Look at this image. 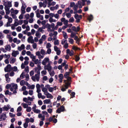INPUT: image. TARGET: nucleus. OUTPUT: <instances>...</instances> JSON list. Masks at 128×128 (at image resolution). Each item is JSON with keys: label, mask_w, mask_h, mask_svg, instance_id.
<instances>
[{"label": "nucleus", "mask_w": 128, "mask_h": 128, "mask_svg": "<svg viewBox=\"0 0 128 128\" xmlns=\"http://www.w3.org/2000/svg\"><path fill=\"white\" fill-rule=\"evenodd\" d=\"M46 54L44 50L42 49L41 50L40 52L38 51L36 53V55L38 56V58L39 59L43 58L44 57V55Z\"/></svg>", "instance_id": "nucleus-1"}, {"label": "nucleus", "mask_w": 128, "mask_h": 128, "mask_svg": "<svg viewBox=\"0 0 128 128\" xmlns=\"http://www.w3.org/2000/svg\"><path fill=\"white\" fill-rule=\"evenodd\" d=\"M38 117L39 118H41L42 121H40V126H42L44 124V122L43 121L45 119V116L44 115H42L41 114H39L38 115Z\"/></svg>", "instance_id": "nucleus-2"}, {"label": "nucleus", "mask_w": 128, "mask_h": 128, "mask_svg": "<svg viewBox=\"0 0 128 128\" xmlns=\"http://www.w3.org/2000/svg\"><path fill=\"white\" fill-rule=\"evenodd\" d=\"M40 74H35L34 76H32V80L34 82H35L36 80L38 82L40 80Z\"/></svg>", "instance_id": "nucleus-3"}, {"label": "nucleus", "mask_w": 128, "mask_h": 128, "mask_svg": "<svg viewBox=\"0 0 128 128\" xmlns=\"http://www.w3.org/2000/svg\"><path fill=\"white\" fill-rule=\"evenodd\" d=\"M12 70V68L10 64H8L4 68V70L5 72H10Z\"/></svg>", "instance_id": "nucleus-4"}, {"label": "nucleus", "mask_w": 128, "mask_h": 128, "mask_svg": "<svg viewBox=\"0 0 128 128\" xmlns=\"http://www.w3.org/2000/svg\"><path fill=\"white\" fill-rule=\"evenodd\" d=\"M51 62L50 61L48 58H46L42 60V64L43 65L45 66L46 65L47 63H48V62L50 63Z\"/></svg>", "instance_id": "nucleus-5"}, {"label": "nucleus", "mask_w": 128, "mask_h": 128, "mask_svg": "<svg viewBox=\"0 0 128 128\" xmlns=\"http://www.w3.org/2000/svg\"><path fill=\"white\" fill-rule=\"evenodd\" d=\"M18 85L17 84H14V83H12L11 84V88H10V90L11 91H12L14 90V89L16 90L18 89Z\"/></svg>", "instance_id": "nucleus-6"}, {"label": "nucleus", "mask_w": 128, "mask_h": 128, "mask_svg": "<svg viewBox=\"0 0 128 128\" xmlns=\"http://www.w3.org/2000/svg\"><path fill=\"white\" fill-rule=\"evenodd\" d=\"M64 107L63 106H61L60 108H58L56 110V112L58 113H60L61 112L65 111Z\"/></svg>", "instance_id": "nucleus-7"}, {"label": "nucleus", "mask_w": 128, "mask_h": 128, "mask_svg": "<svg viewBox=\"0 0 128 128\" xmlns=\"http://www.w3.org/2000/svg\"><path fill=\"white\" fill-rule=\"evenodd\" d=\"M44 69L46 70H48L49 72L52 69V68L50 66V63L48 62L47 65H46L44 66Z\"/></svg>", "instance_id": "nucleus-8"}, {"label": "nucleus", "mask_w": 128, "mask_h": 128, "mask_svg": "<svg viewBox=\"0 0 128 128\" xmlns=\"http://www.w3.org/2000/svg\"><path fill=\"white\" fill-rule=\"evenodd\" d=\"M26 7V6L25 4H22V6L21 9V14H24L26 12L25 11V9Z\"/></svg>", "instance_id": "nucleus-9"}, {"label": "nucleus", "mask_w": 128, "mask_h": 128, "mask_svg": "<svg viewBox=\"0 0 128 128\" xmlns=\"http://www.w3.org/2000/svg\"><path fill=\"white\" fill-rule=\"evenodd\" d=\"M41 69V66L39 64H38L37 67L35 68V72H36L37 74H40V70Z\"/></svg>", "instance_id": "nucleus-10"}, {"label": "nucleus", "mask_w": 128, "mask_h": 128, "mask_svg": "<svg viewBox=\"0 0 128 128\" xmlns=\"http://www.w3.org/2000/svg\"><path fill=\"white\" fill-rule=\"evenodd\" d=\"M27 41L28 43H30L32 44H33L34 42V40L33 39V37L32 36H30L28 38Z\"/></svg>", "instance_id": "nucleus-11"}, {"label": "nucleus", "mask_w": 128, "mask_h": 128, "mask_svg": "<svg viewBox=\"0 0 128 128\" xmlns=\"http://www.w3.org/2000/svg\"><path fill=\"white\" fill-rule=\"evenodd\" d=\"M6 118V114H2L0 116V121H2V120H5Z\"/></svg>", "instance_id": "nucleus-12"}, {"label": "nucleus", "mask_w": 128, "mask_h": 128, "mask_svg": "<svg viewBox=\"0 0 128 128\" xmlns=\"http://www.w3.org/2000/svg\"><path fill=\"white\" fill-rule=\"evenodd\" d=\"M19 54V52L18 51L13 50L12 53V55L14 57H16L17 55L18 54Z\"/></svg>", "instance_id": "nucleus-13"}, {"label": "nucleus", "mask_w": 128, "mask_h": 128, "mask_svg": "<svg viewBox=\"0 0 128 128\" xmlns=\"http://www.w3.org/2000/svg\"><path fill=\"white\" fill-rule=\"evenodd\" d=\"M10 14H17L18 12V11L17 10H14L13 8H12L10 10Z\"/></svg>", "instance_id": "nucleus-14"}, {"label": "nucleus", "mask_w": 128, "mask_h": 128, "mask_svg": "<svg viewBox=\"0 0 128 128\" xmlns=\"http://www.w3.org/2000/svg\"><path fill=\"white\" fill-rule=\"evenodd\" d=\"M9 60L10 64H13L16 61V59L13 57H11L10 58Z\"/></svg>", "instance_id": "nucleus-15"}, {"label": "nucleus", "mask_w": 128, "mask_h": 128, "mask_svg": "<svg viewBox=\"0 0 128 128\" xmlns=\"http://www.w3.org/2000/svg\"><path fill=\"white\" fill-rule=\"evenodd\" d=\"M25 46L24 44H22L20 46H18V49L20 51H21L22 50L24 49Z\"/></svg>", "instance_id": "nucleus-16"}, {"label": "nucleus", "mask_w": 128, "mask_h": 128, "mask_svg": "<svg viewBox=\"0 0 128 128\" xmlns=\"http://www.w3.org/2000/svg\"><path fill=\"white\" fill-rule=\"evenodd\" d=\"M46 27L48 28V32H51L52 31V30L51 29V25L48 24H46Z\"/></svg>", "instance_id": "nucleus-17"}, {"label": "nucleus", "mask_w": 128, "mask_h": 128, "mask_svg": "<svg viewBox=\"0 0 128 128\" xmlns=\"http://www.w3.org/2000/svg\"><path fill=\"white\" fill-rule=\"evenodd\" d=\"M36 88L37 89L36 92H41V90L40 89V86L38 84H37L36 85Z\"/></svg>", "instance_id": "nucleus-18"}, {"label": "nucleus", "mask_w": 128, "mask_h": 128, "mask_svg": "<svg viewBox=\"0 0 128 128\" xmlns=\"http://www.w3.org/2000/svg\"><path fill=\"white\" fill-rule=\"evenodd\" d=\"M11 47L9 44H7L6 46L5 49L6 50L10 51L11 50Z\"/></svg>", "instance_id": "nucleus-19"}, {"label": "nucleus", "mask_w": 128, "mask_h": 128, "mask_svg": "<svg viewBox=\"0 0 128 128\" xmlns=\"http://www.w3.org/2000/svg\"><path fill=\"white\" fill-rule=\"evenodd\" d=\"M3 2H4V5L5 6L4 8L5 10H9L10 7L7 6V5L6 4V2L4 1H3Z\"/></svg>", "instance_id": "nucleus-20"}, {"label": "nucleus", "mask_w": 128, "mask_h": 128, "mask_svg": "<svg viewBox=\"0 0 128 128\" xmlns=\"http://www.w3.org/2000/svg\"><path fill=\"white\" fill-rule=\"evenodd\" d=\"M93 19V17L92 15L90 14V15L88 16V19L90 22Z\"/></svg>", "instance_id": "nucleus-21"}, {"label": "nucleus", "mask_w": 128, "mask_h": 128, "mask_svg": "<svg viewBox=\"0 0 128 128\" xmlns=\"http://www.w3.org/2000/svg\"><path fill=\"white\" fill-rule=\"evenodd\" d=\"M56 4V2H48V7H49L50 6H54V5Z\"/></svg>", "instance_id": "nucleus-22"}, {"label": "nucleus", "mask_w": 128, "mask_h": 128, "mask_svg": "<svg viewBox=\"0 0 128 128\" xmlns=\"http://www.w3.org/2000/svg\"><path fill=\"white\" fill-rule=\"evenodd\" d=\"M74 18L76 19H81L82 18V16L81 15H79L77 14H76L74 15Z\"/></svg>", "instance_id": "nucleus-23"}, {"label": "nucleus", "mask_w": 128, "mask_h": 128, "mask_svg": "<svg viewBox=\"0 0 128 128\" xmlns=\"http://www.w3.org/2000/svg\"><path fill=\"white\" fill-rule=\"evenodd\" d=\"M56 86H54V87H50L49 88H48V90L50 92H52L54 90H56Z\"/></svg>", "instance_id": "nucleus-24"}, {"label": "nucleus", "mask_w": 128, "mask_h": 128, "mask_svg": "<svg viewBox=\"0 0 128 128\" xmlns=\"http://www.w3.org/2000/svg\"><path fill=\"white\" fill-rule=\"evenodd\" d=\"M34 63L35 64H38L40 62H39V60L38 59H36V58H35V59L32 60Z\"/></svg>", "instance_id": "nucleus-25"}, {"label": "nucleus", "mask_w": 128, "mask_h": 128, "mask_svg": "<svg viewBox=\"0 0 128 128\" xmlns=\"http://www.w3.org/2000/svg\"><path fill=\"white\" fill-rule=\"evenodd\" d=\"M35 36L38 38H40L41 36V34L38 31H36L35 34Z\"/></svg>", "instance_id": "nucleus-26"}, {"label": "nucleus", "mask_w": 128, "mask_h": 128, "mask_svg": "<svg viewBox=\"0 0 128 128\" xmlns=\"http://www.w3.org/2000/svg\"><path fill=\"white\" fill-rule=\"evenodd\" d=\"M62 32L63 33V35L64 38L66 39L68 38V36L66 32H64V31H63Z\"/></svg>", "instance_id": "nucleus-27"}, {"label": "nucleus", "mask_w": 128, "mask_h": 128, "mask_svg": "<svg viewBox=\"0 0 128 128\" xmlns=\"http://www.w3.org/2000/svg\"><path fill=\"white\" fill-rule=\"evenodd\" d=\"M21 105L24 108H26L28 106V104L24 103H22Z\"/></svg>", "instance_id": "nucleus-28"}, {"label": "nucleus", "mask_w": 128, "mask_h": 128, "mask_svg": "<svg viewBox=\"0 0 128 128\" xmlns=\"http://www.w3.org/2000/svg\"><path fill=\"white\" fill-rule=\"evenodd\" d=\"M49 72L51 76H54L55 74V73L54 71L50 70Z\"/></svg>", "instance_id": "nucleus-29"}, {"label": "nucleus", "mask_w": 128, "mask_h": 128, "mask_svg": "<svg viewBox=\"0 0 128 128\" xmlns=\"http://www.w3.org/2000/svg\"><path fill=\"white\" fill-rule=\"evenodd\" d=\"M78 4L80 8H81L82 7V2L81 1H78Z\"/></svg>", "instance_id": "nucleus-30"}, {"label": "nucleus", "mask_w": 128, "mask_h": 128, "mask_svg": "<svg viewBox=\"0 0 128 128\" xmlns=\"http://www.w3.org/2000/svg\"><path fill=\"white\" fill-rule=\"evenodd\" d=\"M70 85V83L69 82H67L65 83V85L64 86L66 88V89H67L68 88V86Z\"/></svg>", "instance_id": "nucleus-31"}, {"label": "nucleus", "mask_w": 128, "mask_h": 128, "mask_svg": "<svg viewBox=\"0 0 128 128\" xmlns=\"http://www.w3.org/2000/svg\"><path fill=\"white\" fill-rule=\"evenodd\" d=\"M43 28H38V31L39 32H40L43 33L44 32V30H43Z\"/></svg>", "instance_id": "nucleus-32"}, {"label": "nucleus", "mask_w": 128, "mask_h": 128, "mask_svg": "<svg viewBox=\"0 0 128 128\" xmlns=\"http://www.w3.org/2000/svg\"><path fill=\"white\" fill-rule=\"evenodd\" d=\"M44 102L45 104H47L50 102V100L49 99L45 100H44Z\"/></svg>", "instance_id": "nucleus-33"}, {"label": "nucleus", "mask_w": 128, "mask_h": 128, "mask_svg": "<svg viewBox=\"0 0 128 128\" xmlns=\"http://www.w3.org/2000/svg\"><path fill=\"white\" fill-rule=\"evenodd\" d=\"M46 97L48 98H53V96L49 93H48V95L46 96Z\"/></svg>", "instance_id": "nucleus-34"}, {"label": "nucleus", "mask_w": 128, "mask_h": 128, "mask_svg": "<svg viewBox=\"0 0 128 128\" xmlns=\"http://www.w3.org/2000/svg\"><path fill=\"white\" fill-rule=\"evenodd\" d=\"M67 40L65 39L62 40L61 42V44H66L67 43Z\"/></svg>", "instance_id": "nucleus-35"}, {"label": "nucleus", "mask_w": 128, "mask_h": 128, "mask_svg": "<svg viewBox=\"0 0 128 128\" xmlns=\"http://www.w3.org/2000/svg\"><path fill=\"white\" fill-rule=\"evenodd\" d=\"M54 43L55 45H58L59 44L58 40H54Z\"/></svg>", "instance_id": "nucleus-36"}, {"label": "nucleus", "mask_w": 128, "mask_h": 128, "mask_svg": "<svg viewBox=\"0 0 128 128\" xmlns=\"http://www.w3.org/2000/svg\"><path fill=\"white\" fill-rule=\"evenodd\" d=\"M49 21L51 23L52 22H55L56 21L55 20L53 19L52 18H50L49 19Z\"/></svg>", "instance_id": "nucleus-37"}, {"label": "nucleus", "mask_w": 128, "mask_h": 128, "mask_svg": "<svg viewBox=\"0 0 128 128\" xmlns=\"http://www.w3.org/2000/svg\"><path fill=\"white\" fill-rule=\"evenodd\" d=\"M2 108L4 111H7L9 109L6 105H5L4 107H3Z\"/></svg>", "instance_id": "nucleus-38"}, {"label": "nucleus", "mask_w": 128, "mask_h": 128, "mask_svg": "<svg viewBox=\"0 0 128 128\" xmlns=\"http://www.w3.org/2000/svg\"><path fill=\"white\" fill-rule=\"evenodd\" d=\"M33 112L36 113L40 114V111L38 109H36L34 110Z\"/></svg>", "instance_id": "nucleus-39"}, {"label": "nucleus", "mask_w": 128, "mask_h": 128, "mask_svg": "<svg viewBox=\"0 0 128 128\" xmlns=\"http://www.w3.org/2000/svg\"><path fill=\"white\" fill-rule=\"evenodd\" d=\"M70 73V72H66L65 74L64 75V76L66 78L69 75V74Z\"/></svg>", "instance_id": "nucleus-40"}, {"label": "nucleus", "mask_w": 128, "mask_h": 128, "mask_svg": "<svg viewBox=\"0 0 128 128\" xmlns=\"http://www.w3.org/2000/svg\"><path fill=\"white\" fill-rule=\"evenodd\" d=\"M25 82L24 80H22L20 82V84L21 86H23Z\"/></svg>", "instance_id": "nucleus-41"}, {"label": "nucleus", "mask_w": 128, "mask_h": 128, "mask_svg": "<svg viewBox=\"0 0 128 128\" xmlns=\"http://www.w3.org/2000/svg\"><path fill=\"white\" fill-rule=\"evenodd\" d=\"M76 34L75 33H74L73 32H72L70 36L72 38H74V36H76Z\"/></svg>", "instance_id": "nucleus-42"}, {"label": "nucleus", "mask_w": 128, "mask_h": 128, "mask_svg": "<svg viewBox=\"0 0 128 128\" xmlns=\"http://www.w3.org/2000/svg\"><path fill=\"white\" fill-rule=\"evenodd\" d=\"M31 58L32 59V60L34 59H35V58H36V56H34V55L32 54L30 55V56Z\"/></svg>", "instance_id": "nucleus-43"}, {"label": "nucleus", "mask_w": 128, "mask_h": 128, "mask_svg": "<svg viewBox=\"0 0 128 128\" xmlns=\"http://www.w3.org/2000/svg\"><path fill=\"white\" fill-rule=\"evenodd\" d=\"M7 6H8L10 7H11L12 6V2L10 1H8L7 2Z\"/></svg>", "instance_id": "nucleus-44"}, {"label": "nucleus", "mask_w": 128, "mask_h": 128, "mask_svg": "<svg viewBox=\"0 0 128 128\" xmlns=\"http://www.w3.org/2000/svg\"><path fill=\"white\" fill-rule=\"evenodd\" d=\"M42 75L43 76L44 75L46 74V70H42L41 72Z\"/></svg>", "instance_id": "nucleus-45"}, {"label": "nucleus", "mask_w": 128, "mask_h": 128, "mask_svg": "<svg viewBox=\"0 0 128 128\" xmlns=\"http://www.w3.org/2000/svg\"><path fill=\"white\" fill-rule=\"evenodd\" d=\"M74 20L73 17H72L70 18L69 20V22H72L74 21Z\"/></svg>", "instance_id": "nucleus-46"}, {"label": "nucleus", "mask_w": 128, "mask_h": 128, "mask_svg": "<svg viewBox=\"0 0 128 128\" xmlns=\"http://www.w3.org/2000/svg\"><path fill=\"white\" fill-rule=\"evenodd\" d=\"M32 108L30 106H28L26 109V111L28 112H30Z\"/></svg>", "instance_id": "nucleus-47"}, {"label": "nucleus", "mask_w": 128, "mask_h": 128, "mask_svg": "<svg viewBox=\"0 0 128 128\" xmlns=\"http://www.w3.org/2000/svg\"><path fill=\"white\" fill-rule=\"evenodd\" d=\"M24 74L25 73H24V72H22V73L21 74L20 76V77L21 79H23L24 78L25 76Z\"/></svg>", "instance_id": "nucleus-48"}, {"label": "nucleus", "mask_w": 128, "mask_h": 128, "mask_svg": "<svg viewBox=\"0 0 128 128\" xmlns=\"http://www.w3.org/2000/svg\"><path fill=\"white\" fill-rule=\"evenodd\" d=\"M22 110V107L21 106H19L17 108V112H19L21 111Z\"/></svg>", "instance_id": "nucleus-49"}, {"label": "nucleus", "mask_w": 128, "mask_h": 128, "mask_svg": "<svg viewBox=\"0 0 128 128\" xmlns=\"http://www.w3.org/2000/svg\"><path fill=\"white\" fill-rule=\"evenodd\" d=\"M68 39L69 40V42L71 44H73L74 42V40L73 39L70 38H69Z\"/></svg>", "instance_id": "nucleus-50"}, {"label": "nucleus", "mask_w": 128, "mask_h": 128, "mask_svg": "<svg viewBox=\"0 0 128 128\" xmlns=\"http://www.w3.org/2000/svg\"><path fill=\"white\" fill-rule=\"evenodd\" d=\"M78 4L77 3L74 6V10H77L78 9Z\"/></svg>", "instance_id": "nucleus-51"}, {"label": "nucleus", "mask_w": 128, "mask_h": 128, "mask_svg": "<svg viewBox=\"0 0 128 128\" xmlns=\"http://www.w3.org/2000/svg\"><path fill=\"white\" fill-rule=\"evenodd\" d=\"M23 100L24 102H25L26 103H27L28 102V98H23Z\"/></svg>", "instance_id": "nucleus-52"}, {"label": "nucleus", "mask_w": 128, "mask_h": 128, "mask_svg": "<svg viewBox=\"0 0 128 128\" xmlns=\"http://www.w3.org/2000/svg\"><path fill=\"white\" fill-rule=\"evenodd\" d=\"M4 58H6V59H9V58L10 57V56L9 54H5L4 55Z\"/></svg>", "instance_id": "nucleus-53"}, {"label": "nucleus", "mask_w": 128, "mask_h": 128, "mask_svg": "<svg viewBox=\"0 0 128 128\" xmlns=\"http://www.w3.org/2000/svg\"><path fill=\"white\" fill-rule=\"evenodd\" d=\"M16 30L18 32H20L21 30V28L20 26H18L16 28Z\"/></svg>", "instance_id": "nucleus-54"}, {"label": "nucleus", "mask_w": 128, "mask_h": 128, "mask_svg": "<svg viewBox=\"0 0 128 128\" xmlns=\"http://www.w3.org/2000/svg\"><path fill=\"white\" fill-rule=\"evenodd\" d=\"M12 18L11 17H10L8 19V22L10 23H11L12 22Z\"/></svg>", "instance_id": "nucleus-55"}, {"label": "nucleus", "mask_w": 128, "mask_h": 128, "mask_svg": "<svg viewBox=\"0 0 128 128\" xmlns=\"http://www.w3.org/2000/svg\"><path fill=\"white\" fill-rule=\"evenodd\" d=\"M3 32L4 33L6 34L9 33L10 30H5L3 31Z\"/></svg>", "instance_id": "nucleus-56"}, {"label": "nucleus", "mask_w": 128, "mask_h": 128, "mask_svg": "<svg viewBox=\"0 0 128 128\" xmlns=\"http://www.w3.org/2000/svg\"><path fill=\"white\" fill-rule=\"evenodd\" d=\"M58 77L59 78V79H63L64 78V76L62 74H60L58 75Z\"/></svg>", "instance_id": "nucleus-57"}, {"label": "nucleus", "mask_w": 128, "mask_h": 128, "mask_svg": "<svg viewBox=\"0 0 128 128\" xmlns=\"http://www.w3.org/2000/svg\"><path fill=\"white\" fill-rule=\"evenodd\" d=\"M30 15L29 14H27L25 16V17L26 19L28 20L30 17Z\"/></svg>", "instance_id": "nucleus-58"}, {"label": "nucleus", "mask_w": 128, "mask_h": 128, "mask_svg": "<svg viewBox=\"0 0 128 128\" xmlns=\"http://www.w3.org/2000/svg\"><path fill=\"white\" fill-rule=\"evenodd\" d=\"M50 18H52V17L54 16V14L50 13L49 14Z\"/></svg>", "instance_id": "nucleus-59"}, {"label": "nucleus", "mask_w": 128, "mask_h": 128, "mask_svg": "<svg viewBox=\"0 0 128 128\" xmlns=\"http://www.w3.org/2000/svg\"><path fill=\"white\" fill-rule=\"evenodd\" d=\"M51 46V45L49 43H48L46 45V48H49Z\"/></svg>", "instance_id": "nucleus-60"}, {"label": "nucleus", "mask_w": 128, "mask_h": 128, "mask_svg": "<svg viewBox=\"0 0 128 128\" xmlns=\"http://www.w3.org/2000/svg\"><path fill=\"white\" fill-rule=\"evenodd\" d=\"M54 50L56 52L58 50L60 49L56 46H54Z\"/></svg>", "instance_id": "nucleus-61"}, {"label": "nucleus", "mask_w": 128, "mask_h": 128, "mask_svg": "<svg viewBox=\"0 0 128 128\" xmlns=\"http://www.w3.org/2000/svg\"><path fill=\"white\" fill-rule=\"evenodd\" d=\"M23 126L24 128H26L28 127V124L25 122Z\"/></svg>", "instance_id": "nucleus-62"}, {"label": "nucleus", "mask_w": 128, "mask_h": 128, "mask_svg": "<svg viewBox=\"0 0 128 128\" xmlns=\"http://www.w3.org/2000/svg\"><path fill=\"white\" fill-rule=\"evenodd\" d=\"M37 93L38 94V98H41L42 96V94L40 92Z\"/></svg>", "instance_id": "nucleus-63"}, {"label": "nucleus", "mask_w": 128, "mask_h": 128, "mask_svg": "<svg viewBox=\"0 0 128 128\" xmlns=\"http://www.w3.org/2000/svg\"><path fill=\"white\" fill-rule=\"evenodd\" d=\"M74 52L73 50H71L69 54L70 56H72L74 55Z\"/></svg>", "instance_id": "nucleus-64"}]
</instances>
